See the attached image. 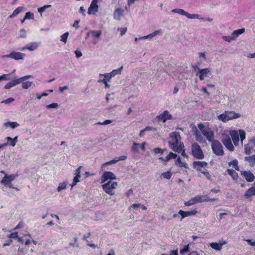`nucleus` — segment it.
Instances as JSON below:
<instances>
[{
  "mask_svg": "<svg viewBox=\"0 0 255 255\" xmlns=\"http://www.w3.org/2000/svg\"><path fill=\"white\" fill-rule=\"evenodd\" d=\"M208 165V163L205 161H194L193 166L194 168L199 172L203 171L202 168H204Z\"/></svg>",
  "mask_w": 255,
  "mask_h": 255,
  "instance_id": "15",
  "label": "nucleus"
},
{
  "mask_svg": "<svg viewBox=\"0 0 255 255\" xmlns=\"http://www.w3.org/2000/svg\"><path fill=\"white\" fill-rule=\"evenodd\" d=\"M67 185V183L66 182L60 183L57 188V191L58 192H60L62 190L65 189L66 188Z\"/></svg>",
  "mask_w": 255,
  "mask_h": 255,
  "instance_id": "40",
  "label": "nucleus"
},
{
  "mask_svg": "<svg viewBox=\"0 0 255 255\" xmlns=\"http://www.w3.org/2000/svg\"><path fill=\"white\" fill-rule=\"evenodd\" d=\"M69 35V33L68 32L64 33L61 36V41L63 42L64 43L67 42V40L68 36Z\"/></svg>",
  "mask_w": 255,
  "mask_h": 255,
  "instance_id": "44",
  "label": "nucleus"
},
{
  "mask_svg": "<svg viewBox=\"0 0 255 255\" xmlns=\"http://www.w3.org/2000/svg\"><path fill=\"white\" fill-rule=\"evenodd\" d=\"M201 173L202 174H204L207 179H208L209 180H212L211 176L210 175V174H209V173L206 169L203 170L201 172Z\"/></svg>",
  "mask_w": 255,
  "mask_h": 255,
  "instance_id": "45",
  "label": "nucleus"
},
{
  "mask_svg": "<svg viewBox=\"0 0 255 255\" xmlns=\"http://www.w3.org/2000/svg\"><path fill=\"white\" fill-rule=\"evenodd\" d=\"M51 7V5H44L43 6V7H39L38 8V12L41 13H42L46 9L48 8H50Z\"/></svg>",
  "mask_w": 255,
  "mask_h": 255,
  "instance_id": "48",
  "label": "nucleus"
},
{
  "mask_svg": "<svg viewBox=\"0 0 255 255\" xmlns=\"http://www.w3.org/2000/svg\"><path fill=\"white\" fill-rule=\"evenodd\" d=\"M123 68V67L121 66L120 68L117 70H114L111 72V74L114 76L117 74H120L121 72V70Z\"/></svg>",
  "mask_w": 255,
  "mask_h": 255,
  "instance_id": "51",
  "label": "nucleus"
},
{
  "mask_svg": "<svg viewBox=\"0 0 255 255\" xmlns=\"http://www.w3.org/2000/svg\"><path fill=\"white\" fill-rule=\"evenodd\" d=\"M90 32L92 34V36L94 37H96V38H99L102 34V32L101 30H99V31L93 30V31H91Z\"/></svg>",
  "mask_w": 255,
  "mask_h": 255,
  "instance_id": "42",
  "label": "nucleus"
},
{
  "mask_svg": "<svg viewBox=\"0 0 255 255\" xmlns=\"http://www.w3.org/2000/svg\"><path fill=\"white\" fill-rule=\"evenodd\" d=\"M192 67L194 70L197 69L199 70L196 75L199 77L201 81L203 80L207 76V75L210 73V69L208 68L200 69L197 65L193 66Z\"/></svg>",
  "mask_w": 255,
  "mask_h": 255,
  "instance_id": "7",
  "label": "nucleus"
},
{
  "mask_svg": "<svg viewBox=\"0 0 255 255\" xmlns=\"http://www.w3.org/2000/svg\"><path fill=\"white\" fill-rule=\"evenodd\" d=\"M120 32V35L121 36H123V35H124L126 32H127V27H125V28H119L118 29Z\"/></svg>",
  "mask_w": 255,
  "mask_h": 255,
  "instance_id": "60",
  "label": "nucleus"
},
{
  "mask_svg": "<svg viewBox=\"0 0 255 255\" xmlns=\"http://www.w3.org/2000/svg\"><path fill=\"white\" fill-rule=\"evenodd\" d=\"M254 195H255V182L251 187L246 191L244 197L246 199H249L251 196Z\"/></svg>",
  "mask_w": 255,
  "mask_h": 255,
  "instance_id": "17",
  "label": "nucleus"
},
{
  "mask_svg": "<svg viewBox=\"0 0 255 255\" xmlns=\"http://www.w3.org/2000/svg\"><path fill=\"white\" fill-rule=\"evenodd\" d=\"M239 137L240 138L241 144H243V141L246 138V133L242 129L239 130Z\"/></svg>",
  "mask_w": 255,
  "mask_h": 255,
  "instance_id": "35",
  "label": "nucleus"
},
{
  "mask_svg": "<svg viewBox=\"0 0 255 255\" xmlns=\"http://www.w3.org/2000/svg\"><path fill=\"white\" fill-rule=\"evenodd\" d=\"M38 48V44L36 43H31L26 45L25 47H22L21 50L24 51L27 49L29 51H33Z\"/></svg>",
  "mask_w": 255,
  "mask_h": 255,
  "instance_id": "21",
  "label": "nucleus"
},
{
  "mask_svg": "<svg viewBox=\"0 0 255 255\" xmlns=\"http://www.w3.org/2000/svg\"><path fill=\"white\" fill-rule=\"evenodd\" d=\"M210 246L213 249L216 251H220L222 249L221 245L218 243H210Z\"/></svg>",
  "mask_w": 255,
  "mask_h": 255,
  "instance_id": "29",
  "label": "nucleus"
},
{
  "mask_svg": "<svg viewBox=\"0 0 255 255\" xmlns=\"http://www.w3.org/2000/svg\"><path fill=\"white\" fill-rule=\"evenodd\" d=\"M191 152L193 156L198 159H202L204 158V153L199 146L197 143H194L191 146Z\"/></svg>",
  "mask_w": 255,
  "mask_h": 255,
  "instance_id": "4",
  "label": "nucleus"
},
{
  "mask_svg": "<svg viewBox=\"0 0 255 255\" xmlns=\"http://www.w3.org/2000/svg\"><path fill=\"white\" fill-rule=\"evenodd\" d=\"M193 134L195 136L196 140L200 142H205V140H204L203 137L202 136L201 133L198 131L196 127H195V130L193 132Z\"/></svg>",
  "mask_w": 255,
  "mask_h": 255,
  "instance_id": "20",
  "label": "nucleus"
},
{
  "mask_svg": "<svg viewBox=\"0 0 255 255\" xmlns=\"http://www.w3.org/2000/svg\"><path fill=\"white\" fill-rule=\"evenodd\" d=\"M254 146L251 145L249 142L245 145V153L246 155H250L252 153L253 151L255 150L254 149Z\"/></svg>",
  "mask_w": 255,
  "mask_h": 255,
  "instance_id": "22",
  "label": "nucleus"
},
{
  "mask_svg": "<svg viewBox=\"0 0 255 255\" xmlns=\"http://www.w3.org/2000/svg\"><path fill=\"white\" fill-rule=\"evenodd\" d=\"M118 161H119L118 158H116L113 160H112L109 162H107L105 163L106 165H110L113 164H115L117 163Z\"/></svg>",
  "mask_w": 255,
  "mask_h": 255,
  "instance_id": "58",
  "label": "nucleus"
},
{
  "mask_svg": "<svg viewBox=\"0 0 255 255\" xmlns=\"http://www.w3.org/2000/svg\"><path fill=\"white\" fill-rule=\"evenodd\" d=\"M187 18L189 19H193V18H198L199 15L198 14H190L187 13V15L186 16Z\"/></svg>",
  "mask_w": 255,
  "mask_h": 255,
  "instance_id": "59",
  "label": "nucleus"
},
{
  "mask_svg": "<svg viewBox=\"0 0 255 255\" xmlns=\"http://www.w3.org/2000/svg\"><path fill=\"white\" fill-rule=\"evenodd\" d=\"M222 142L226 148L230 151H233L234 147L233 145L230 137L226 134L222 135Z\"/></svg>",
  "mask_w": 255,
  "mask_h": 255,
  "instance_id": "8",
  "label": "nucleus"
},
{
  "mask_svg": "<svg viewBox=\"0 0 255 255\" xmlns=\"http://www.w3.org/2000/svg\"><path fill=\"white\" fill-rule=\"evenodd\" d=\"M99 77H104V79H106L107 81H109L112 77H114V76L113 75V74H111V72L109 73H106L104 74H100Z\"/></svg>",
  "mask_w": 255,
  "mask_h": 255,
  "instance_id": "39",
  "label": "nucleus"
},
{
  "mask_svg": "<svg viewBox=\"0 0 255 255\" xmlns=\"http://www.w3.org/2000/svg\"><path fill=\"white\" fill-rule=\"evenodd\" d=\"M198 127L202 134L209 142H212L214 138V133L211 128L206 127L202 123L198 125Z\"/></svg>",
  "mask_w": 255,
  "mask_h": 255,
  "instance_id": "2",
  "label": "nucleus"
},
{
  "mask_svg": "<svg viewBox=\"0 0 255 255\" xmlns=\"http://www.w3.org/2000/svg\"><path fill=\"white\" fill-rule=\"evenodd\" d=\"M169 113H162L158 116L159 120L162 121L163 122H165L167 120L170 119L172 118L171 115Z\"/></svg>",
  "mask_w": 255,
  "mask_h": 255,
  "instance_id": "23",
  "label": "nucleus"
},
{
  "mask_svg": "<svg viewBox=\"0 0 255 255\" xmlns=\"http://www.w3.org/2000/svg\"><path fill=\"white\" fill-rule=\"evenodd\" d=\"M58 107V104L57 103H52L49 105H47L46 107L47 108H55Z\"/></svg>",
  "mask_w": 255,
  "mask_h": 255,
  "instance_id": "61",
  "label": "nucleus"
},
{
  "mask_svg": "<svg viewBox=\"0 0 255 255\" xmlns=\"http://www.w3.org/2000/svg\"><path fill=\"white\" fill-rule=\"evenodd\" d=\"M32 83V82L30 81L24 82L22 84V87L23 89H27L31 86Z\"/></svg>",
  "mask_w": 255,
  "mask_h": 255,
  "instance_id": "43",
  "label": "nucleus"
},
{
  "mask_svg": "<svg viewBox=\"0 0 255 255\" xmlns=\"http://www.w3.org/2000/svg\"><path fill=\"white\" fill-rule=\"evenodd\" d=\"M160 32H161L160 30H156V31H155L152 33H151V34H149V35H148L147 36H145L142 37L141 38L142 39H148V38H153V37H155V36L158 35Z\"/></svg>",
  "mask_w": 255,
  "mask_h": 255,
  "instance_id": "32",
  "label": "nucleus"
},
{
  "mask_svg": "<svg viewBox=\"0 0 255 255\" xmlns=\"http://www.w3.org/2000/svg\"><path fill=\"white\" fill-rule=\"evenodd\" d=\"M240 117V115L238 113H223L218 116V119L223 122H226Z\"/></svg>",
  "mask_w": 255,
  "mask_h": 255,
  "instance_id": "6",
  "label": "nucleus"
},
{
  "mask_svg": "<svg viewBox=\"0 0 255 255\" xmlns=\"http://www.w3.org/2000/svg\"><path fill=\"white\" fill-rule=\"evenodd\" d=\"M24 19H34V14L33 13L30 12H28L26 13Z\"/></svg>",
  "mask_w": 255,
  "mask_h": 255,
  "instance_id": "47",
  "label": "nucleus"
},
{
  "mask_svg": "<svg viewBox=\"0 0 255 255\" xmlns=\"http://www.w3.org/2000/svg\"><path fill=\"white\" fill-rule=\"evenodd\" d=\"M5 139L7 140V142L3 145H4V146L9 145L12 147H14L18 141V137L15 136L14 138H12L10 137H7L5 138Z\"/></svg>",
  "mask_w": 255,
  "mask_h": 255,
  "instance_id": "18",
  "label": "nucleus"
},
{
  "mask_svg": "<svg viewBox=\"0 0 255 255\" xmlns=\"http://www.w3.org/2000/svg\"><path fill=\"white\" fill-rule=\"evenodd\" d=\"M4 126L8 127H10L12 129H14L15 128L18 127L19 124L16 122H8L4 123Z\"/></svg>",
  "mask_w": 255,
  "mask_h": 255,
  "instance_id": "28",
  "label": "nucleus"
},
{
  "mask_svg": "<svg viewBox=\"0 0 255 255\" xmlns=\"http://www.w3.org/2000/svg\"><path fill=\"white\" fill-rule=\"evenodd\" d=\"M20 37L24 38L26 36V31L24 29H21L20 30Z\"/></svg>",
  "mask_w": 255,
  "mask_h": 255,
  "instance_id": "62",
  "label": "nucleus"
},
{
  "mask_svg": "<svg viewBox=\"0 0 255 255\" xmlns=\"http://www.w3.org/2000/svg\"><path fill=\"white\" fill-rule=\"evenodd\" d=\"M157 129L155 128H153L150 126L146 127L143 130H141L139 133L140 137H143L145 135V132L146 131H156Z\"/></svg>",
  "mask_w": 255,
  "mask_h": 255,
  "instance_id": "26",
  "label": "nucleus"
},
{
  "mask_svg": "<svg viewBox=\"0 0 255 255\" xmlns=\"http://www.w3.org/2000/svg\"><path fill=\"white\" fill-rule=\"evenodd\" d=\"M111 122H112V121H111V120H105L103 122H97V123H96L95 124V125H105L109 124H110Z\"/></svg>",
  "mask_w": 255,
  "mask_h": 255,
  "instance_id": "49",
  "label": "nucleus"
},
{
  "mask_svg": "<svg viewBox=\"0 0 255 255\" xmlns=\"http://www.w3.org/2000/svg\"><path fill=\"white\" fill-rule=\"evenodd\" d=\"M115 179H116V177L112 172L105 171L101 176V183H104L109 179L112 180Z\"/></svg>",
  "mask_w": 255,
  "mask_h": 255,
  "instance_id": "11",
  "label": "nucleus"
},
{
  "mask_svg": "<svg viewBox=\"0 0 255 255\" xmlns=\"http://www.w3.org/2000/svg\"><path fill=\"white\" fill-rule=\"evenodd\" d=\"M193 198L195 203L207 201H213L215 200V199H210L207 195H197Z\"/></svg>",
  "mask_w": 255,
  "mask_h": 255,
  "instance_id": "13",
  "label": "nucleus"
},
{
  "mask_svg": "<svg viewBox=\"0 0 255 255\" xmlns=\"http://www.w3.org/2000/svg\"><path fill=\"white\" fill-rule=\"evenodd\" d=\"M18 177V174H12L10 175H6L2 178L0 183L3 185L6 186L7 185L11 183L16 178Z\"/></svg>",
  "mask_w": 255,
  "mask_h": 255,
  "instance_id": "9",
  "label": "nucleus"
},
{
  "mask_svg": "<svg viewBox=\"0 0 255 255\" xmlns=\"http://www.w3.org/2000/svg\"><path fill=\"white\" fill-rule=\"evenodd\" d=\"M19 84V81L17 79L13 80L10 82L7 83L4 86V88L6 89H8L12 87L16 86V85Z\"/></svg>",
  "mask_w": 255,
  "mask_h": 255,
  "instance_id": "25",
  "label": "nucleus"
},
{
  "mask_svg": "<svg viewBox=\"0 0 255 255\" xmlns=\"http://www.w3.org/2000/svg\"><path fill=\"white\" fill-rule=\"evenodd\" d=\"M171 176H172V173H171V171H167V172H164V173H162V174L161 175V177H163L164 179H169L171 178Z\"/></svg>",
  "mask_w": 255,
  "mask_h": 255,
  "instance_id": "38",
  "label": "nucleus"
},
{
  "mask_svg": "<svg viewBox=\"0 0 255 255\" xmlns=\"http://www.w3.org/2000/svg\"><path fill=\"white\" fill-rule=\"evenodd\" d=\"M238 161L236 159L233 160L232 162L229 163L230 166H233L236 170L239 171V168L238 166Z\"/></svg>",
  "mask_w": 255,
  "mask_h": 255,
  "instance_id": "36",
  "label": "nucleus"
},
{
  "mask_svg": "<svg viewBox=\"0 0 255 255\" xmlns=\"http://www.w3.org/2000/svg\"><path fill=\"white\" fill-rule=\"evenodd\" d=\"M31 77H32V76H31V75H26V76H23L20 78H18L17 79L19 80V83H20L22 82V81L26 80L30 78Z\"/></svg>",
  "mask_w": 255,
  "mask_h": 255,
  "instance_id": "53",
  "label": "nucleus"
},
{
  "mask_svg": "<svg viewBox=\"0 0 255 255\" xmlns=\"http://www.w3.org/2000/svg\"><path fill=\"white\" fill-rule=\"evenodd\" d=\"M226 172L228 174L231 176L233 180H236L238 178V173L234 170L228 169L226 170Z\"/></svg>",
  "mask_w": 255,
  "mask_h": 255,
  "instance_id": "27",
  "label": "nucleus"
},
{
  "mask_svg": "<svg viewBox=\"0 0 255 255\" xmlns=\"http://www.w3.org/2000/svg\"><path fill=\"white\" fill-rule=\"evenodd\" d=\"M22 7H17L12 13L11 15L9 16V18H13L16 15H17L19 13H20L23 10Z\"/></svg>",
  "mask_w": 255,
  "mask_h": 255,
  "instance_id": "31",
  "label": "nucleus"
},
{
  "mask_svg": "<svg viewBox=\"0 0 255 255\" xmlns=\"http://www.w3.org/2000/svg\"><path fill=\"white\" fill-rule=\"evenodd\" d=\"M74 243H72V242H70L69 243V245L70 246H72V247H78L79 246V245H78V243H77V237H75L74 238Z\"/></svg>",
  "mask_w": 255,
  "mask_h": 255,
  "instance_id": "55",
  "label": "nucleus"
},
{
  "mask_svg": "<svg viewBox=\"0 0 255 255\" xmlns=\"http://www.w3.org/2000/svg\"><path fill=\"white\" fill-rule=\"evenodd\" d=\"M124 12V10L122 8L116 9L113 13L114 19L117 20H120Z\"/></svg>",
  "mask_w": 255,
  "mask_h": 255,
  "instance_id": "19",
  "label": "nucleus"
},
{
  "mask_svg": "<svg viewBox=\"0 0 255 255\" xmlns=\"http://www.w3.org/2000/svg\"><path fill=\"white\" fill-rule=\"evenodd\" d=\"M189 250V245L184 246V248L180 250V253L182 255H184Z\"/></svg>",
  "mask_w": 255,
  "mask_h": 255,
  "instance_id": "46",
  "label": "nucleus"
},
{
  "mask_svg": "<svg viewBox=\"0 0 255 255\" xmlns=\"http://www.w3.org/2000/svg\"><path fill=\"white\" fill-rule=\"evenodd\" d=\"M98 10V5H94L92 4H90V5L88 9V14H94L96 12H97Z\"/></svg>",
  "mask_w": 255,
  "mask_h": 255,
  "instance_id": "24",
  "label": "nucleus"
},
{
  "mask_svg": "<svg viewBox=\"0 0 255 255\" xmlns=\"http://www.w3.org/2000/svg\"><path fill=\"white\" fill-rule=\"evenodd\" d=\"M211 147L213 152L217 156H223L224 150L222 144L218 140L212 141Z\"/></svg>",
  "mask_w": 255,
  "mask_h": 255,
  "instance_id": "5",
  "label": "nucleus"
},
{
  "mask_svg": "<svg viewBox=\"0 0 255 255\" xmlns=\"http://www.w3.org/2000/svg\"><path fill=\"white\" fill-rule=\"evenodd\" d=\"M194 204H195V203L194 202L193 198H191L189 201H188L187 202H186L184 203L185 205L187 206H191V205H194Z\"/></svg>",
  "mask_w": 255,
  "mask_h": 255,
  "instance_id": "52",
  "label": "nucleus"
},
{
  "mask_svg": "<svg viewBox=\"0 0 255 255\" xmlns=\"http://www.w3.org/2000/svg\"><path fill=\"white\" fill-rule=\"evenodd\" d=\"M25 54L18 52H12L10 54L3 56V58H10L16 60H22Z\"/></svg>",
  "mask_w": 255,
  "mask_h": 255,
  "instance_id": "10",
  "label": "nucleus"
},
{
  "mask_svg": "<svg viewBox=\"0 0 255 255\" xmlns=\"http://www.w3.org/2000/svg\"><path fill=\"white\" fill-rule=\"evenodd\" d=\"M197 213V211L196 209L190 211H184L182 210H180L178 212V214L181 215V221L186 217L195 215Z\"/></svg>",
  "mask_w": 255,
  "mask_h": 255,
  "instance_id": "16",
  "label": "nucleus"
},
{
  "mask_svg": "<svg viewBox=\"0 0 255 255\" xmlns=\"http://www.w3.org/2000/svg\"><path fill=\"white\" fill-rule=\"evenodd\" d=\"M229 135L233 141L235 146L239 145V131L231 130L229 131Z\"/></svg>",
  "mask_w": 255,
  "mask_h": 255,
  "instance_id": "12",
  "label": "nucleus"
},
{
  "mask_svg": "<svg viewBox=\"0 0 255 255\" xmlns=\"http://www.w3.org/2000/svg\"><path fill=\"white\" fill-rule=\"evenodd\" d=\"M140 144L134 142L132 146L131 150L133 152L137 153L138 152V149L140 148Z\"/></svg>",
  "mask_w": 255,
  "mask_h": 255,
  "instance_id": "37",
  "label": "nucleus"
},
{
  "mask_svg": "<svg viewBox=\"0 0 255 255\" xmlns=\"http://www.w3.org/2000/svg\"><path fill=\"white\" fill-rule=\"evenodd\" d=\"M8 237H9L10 238H13V239H17V238L18 237L17 232H13V233H11L8 236Z\"/></svg>",
  "mask_w": 255,
  "mask_h": 255,
  "instance_id": "64",
  "label": "nucleus"
},
{
  "mask_svg": "<svg viewBox=\"0 0 255 255\" xmlns=\"http://www.w3.org/2000/svg\"><path fill=\"white\" fill-rule=\"evenodd\" d=\"M176 164L180 167L188 168L187 164L185 162L182 161L180 157L178 158Z\"/></svg>",
  "mask_w": 255,
  "mask_h": 255,
  "instance_id": "33",
  "label": "nucleus"
},
{
  "mask_svg": "<svg viewBox=\"0 0 255 255\" xmlns=\"http://www.w3.org/2000/svg\"><path fill=\"white\" fill-rule=\"evenodd\" d=\"M177 157V154H174L172 152H170L168 155H167V160H170L171 159H175Z\"/></svg>",
  "mask_w": 255,
  "mask_h": 255,
  "instance_id": "54",
  "label": "nucleus"
},
{
  "mask_svg": "<svg viewBox=\"0 0 255 255\" xmlns=\"http://www.w3.org/2000/svg\"><path fill=\"white\" fill-rule=\"evenodd\" d=\"M241 175L245 178L247 181L249 182L253 181L255 178L254 174L249 170L241 171Z\"/></svg>",
  "mask_w": 255,
  "mask_h": 255,
  "instance_id": "14",
  "label": "nucleus"
},
{
  "mask_svg": "<svg viewBox=\"0 0 255 255\" xmlns=\"http://www.w3.org/2000/svg\"><path fill=\"white\" fill-rule=\"evenodd\" d=\"M117 186V183L116 182L109 181L107 183H103L102 187L106 193L112 196L115 194L114 190Z\"/></svg>",
  "mask_w": 255,
  "mask_h": 255,
  "instance_id": "3",
  "label": "nucleus"
},
{
  "mask_svg": "<svg viewBox=\"0 0 255 255\" xmlns=\"http://www.w3.org/2000/svg\"><path fill=\"white\" fill-rule=\"evenodd\" d=\"M245 160L251 163H255V155L246 156L245 157Z\"/></svg>",
  "mask_w": 255,
  "mask_h": 255,
  "instance_id": "41",
  "label": "nucleus"
},
{
  "mask_svg": "<svg viewBox=\"0 0 255 255\" xmlns=\"http://www.w3.org/2000/svg\"><path fill=\"white\" fill-rule=\"evenodd\" d=\"M223 39L226 41L230 42L231 41L234 40L235 39V38H233V37L232 36L231 37L225 36L223 37Z\"/></svg>",
  "mask_w": 255,
  "mask_h": 255,
  "instance_id": "57",
  "label": "nucleus"
},
{
  "mask_svg": "<svg viewBox=\"0 0 255 255\" xmlns=\"http://www.w3.org/2000/svg\"><path fill=\"white\" fill-rule=\"evenodd\" d=\"M99 83H103L104 84L105 88H109L110 85L108 84L107 81L106 79H103V80H99L98 81Z\"/></svg>",
  "mask_w": 255,
  "mask_h": 255,
  "instance_id": "56",
  "label": "nucleus"
},
{
  "mask_svg": "<svg viewBox=\"0 0 255 255\" xmlns=\"http://www.w3.org/2000/svg\"><path fill=\"white\" fill-rule=\"evenodd\" d=\"M244 31H245L244 28H241V29H239L235 30L232 33V36L233 37V38H235L237 37H238L239 35L244 33Z\"/></svg>",
  "mask_w": 255,
  "mask_h": 255,
  "instance_id": "30",
  "label": "nucleus"
},
{
  "mask_svg": "<svg viewBox=\"0 0 255 255\" xmlns=\"http://www.w3.org/2000/svg\"><path fill=\"white\" fill-rule=\"evenodd\" d=\"M154 152L155 153V154H158V153H161V154H163V150H162L161 148H159V147H157V148H156L154 149Z\"/></svg>",
  "mask_w": 255,
  "mask_h": 255,
  "instance_id": "63",
  "label": "nucleus"
},
{
  "mask_svg": "<svg viewBox=\"0 0 255 255\" xmlns=\"http://www.w3.org/2000/svg\"><path fill=\"white\" fill-rule=\"evenodd\" d=\"M171 140L169 141V146L174 151L180 153L182 151L183 144H181L179 141L180 136L178 132H173L170 135Z\"/></svg>",
  "mask_w": 255,
  "mask_h": 255,
  "instance_id": "1",
  "label": "nucleus"
},
{
  "mask_svg": "<svg viewBox=\"0 0 255 255\" xmlns=\"http://www.w3.org/2000/svg\"><path fill=\"white\" fill-rule=\"evenodd\" d=\"M173 13H177L182 15H185L187 16V12L185 11L184 10L181 9H174L172 10Z\"/></svg>",
  "mask_w": 255,
  "mask_h": 255,
  "instance_id": "34",
  "label": "nucleus"
},
{
  "mask_svg": "<svg viewBox=\"0 0 255 255\" xmlns=\"http://www.w3.org/2000/svg\"><path fill=\"white\" fill-rule=\"evenodd\" d=\"M10 79V77L9 74H3L0 76V81L3 80H8Z\"/></svg>",
  "mask_w": 255,
  "mask_h": 255,
  "instance_id": "50",
  "label": "nucleus"
}]
</instances>
